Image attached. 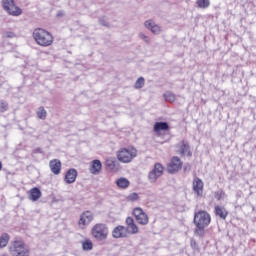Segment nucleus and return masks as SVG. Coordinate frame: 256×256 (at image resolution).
Returning a JSON list of instances; mask_svg holds the SVG:
<instances>
[{
	"label": "nucleus",
	"mask_w": 256,
	"mask_h": 256,
	"mask_svg": "<svg viewBox=\"0 0 256 256\" xmlns=\"http://www.w3.org/2000/svg\"><path fill=\"white\" fill-rule=\"evenodd\" d=\"M193 223L196 225L194 235L203 239L205 237V228L211 224V215L204 210L195 212Z\"/></svg>",
	"instance_id": "obj_1"
},
{
	"label": "nucleus",
	"mask_w": 256,
	"mask_h": 256,
	"mask_svg": "<svg viewBox=\"0 0 256 256\" xmlns=\"http://www.w3.org/2000/svg\"><path fill=\"white\" fill-rule=\"evenodd\" d=\"M33 37L40 47H50V45H53V35L45 29L36 28L33 31Z\"/></svg>",
	"instance_id": "obj_2"
},
{
	"label": "nucleus",
	"mask_w": 256,
	"mask_h": 256,
	"mask_svg": "<svg viewBox=\"0 0 256 256\" xmlns=\"http://www.w3.org/2000/svg\"><path fill=\"white\" fill-rule=\"evenodd\" d=\"M9 253L12 256H30L31 250L25 242L21 240L13 241L9 246Z\"/></svg>",
	"instance_id": "obj_3"
},
{
	"label": "nucleus",
	"mask_w": 256,
	"mask_h": 256,
	"mask_svg": "<svg viewBox=\"0 0 256 256\" xmlns=\"http://www.w3.org/2000/svg\"><path fill=\"white\" fill-rule=\"evenodd\" d=\"M91 234L96 241H107L109 237V227H107V224L98 223L92 227Z\"/></svg>",
	"instance_id": "obj_4"
},
{
	"label": "nucleus",
	"mask_w": 256,
	"mask_h": 256,
	"mask_svg": "<svg viewBox=\"0 0 256 256\" xmlns=\"http://www.w3.org/2000/svg\"><path fill=\"white\" fill-rule=\"evenodd\" d=\"M137 157V149L135 147L121 148L117 152V159L120 163H131Z\"/></svg>",
	"instance_id": "obj_5"
},
{
	"label": "nucleus",
	"mask_w": 256,
	"mask_h": 256,
	"mask_svg": "<svg viewBox=\"0 0 256 256\" xmlns=\"http://www.w3.org/2000/svg\"><path fill=\"white\" fill-rule=\"evenodd\" d=\"M2 7L12 17H19V15L23 14V10L15 5L14 0H2Z\"/></svg>",
	"instance_id": "obj_6"
},
{
	"label": "nucleus",
	"mask_w": 256,
	"mask_h": 256,
	"mask_svg": "<svg viewBox=\"0 0 256 256\" xmlns=\"http://www.w3.org/2000/svg\"><path fill=\"white\" fill-rule=\"evenodd\" d=\"M163 171V165H161V163H156L154 165V168L148 174V179L150 183H155L157 179L161 177V175H163Z\"/></svg>",
	"instance_id": "obj_7"
},
{
	"label": "nucleus",
	"mask_w": 256,
	"mask_h": 256,
	"mask_svg": "<svg viewBox=\"0 0 256 256\" xmlns=\"http://www.w3.org/2000/svg\"><path fill=\"white\" fill-rule=\"evenodd\" d=\"M133 215L139 223V225H147L149 223V216L141 208H135L133 210Z\"/></svg>",
	"instance_id": "obj_8"
},
{
	"label": "nucleus",
	"mask_w": 256,
	"mask_h": 256,
	"mask_svg": "<svg viewBox=\"0 0 256 256\" xmlns=\"http://www.w3.org/2000/svg\"><path fill=\"white\" fill-rule=\"evenodd\" d=\"M112 237L114 239H125L129 237V230L125 226H117L112 231Z\"/></svg>",
	"instance_id": "obj_9"
},
{
	"label": "nucleus",
	"mask_w": 256,
	"mask_h": 256,
	"mask_svg": "<svg viewBox=\"0 0 256 256\" xmlns=\"http://www.w3.org/2000/svg\"><path fill=\"white\" fill-rule=\"evenodd\" d=\"M181 167H183L181 159H179V157L177 156H174L167 166V171L168 173H177V171H179Z\"/></svg>",
	"instance_id": "obj_10"
},
{
	"label": "nucleus",
	"mask_w": 256,
	"mask_h": 256,
	"mask_svg": "<svg viewBox=\"0 0 256 256\" xmlns=\"http://www.w3.org/2000/svg\"><path fill=\"white\" fill-rule=\"evenodd\" d=\"M126 229L128 230V235H137L139 233V227L135 224V220L131 217L126 218Z\"/></svg>",
	"instance_id": "obj_11"
},
{
	"label": "nucleus",
	"mask_w": 256,
	"mask_h": 256,
	"mask_svg": "<svg viewBox=\"0 0 256 256\" xmlns=\"http://www.w3.org/2000/svg\"><path fill=\"white\" fill-rule=\"evenodd\" d=\"M203 187H204V184L202 179H199V178L194 179L193 191L198 199L203 197Z\"/></svg>",
	"instance_id": "obj_12"
},
{
	"label": "nucleus",
	"mask_w": 256,
	"mask_h": 256,
	"mask_svg": "<svg viewBox=\"0 0 256 256\" xmlns=\"http://www.w3.org/2000/svg\"><path fill=\"white\" fill-rule=\"evenodd\" d=\"M144 26L154 35H159V33H161V26L155 24L153 20H146Z\"/></svg>",
	"instance_id": "obj_13"
},
{
	"label": "nucleus",
	"mask_w": 256,
	"mask_h": 256,
	"mask_svg": "<svg viewBox=\"0 0 256 256\" xmlns=\"http://www.w3.org/2000/svg\"><path fill=\"white\" fill-rule=\"evenodd\" d=\"M93 221V213L90 211H86L81 214L80 220H79V225L85 227L86 225H89Z\"/></svg>",
	"instance_id": "obj_14"
},
{
	"label": "nucleus",
	"mask_w": 256,
	"mask_h": 256,
	"mask_svg": "<svg viewBox=\"0 0 256 256\" xmlns=\"http://www.w3.org/2000/svg\"><path fill=\"white\" fill-rule=\"evenodd\" d=\"M76 179H77V170L69 169L65 175V182L68 185H71V183H75Z\"/></svg>",
	"instance_id": "obj_15"
},
{
	"label": "nucleus",
	"mask_w": 256,
	"mask_h": 256,
	"mask_svg": "<svg viewBox=\"0 0 256 256\" xmlns=\"http://www.w3.org/2000/svg\"><path fill=\"white\" fill-rule=\"evenodd\" d=\"M214 213L216 217H219L223 220L227 219V216L229 215V211H227V209H225L223 206H215Z\"/></svg>",
	"instance_id": "obj_16"
},
{
	"label": "nucleus",
	"mask_w": 256,
	"mask_h": 256,
	"mask_svg": "<svg viewBox=\"0 0 256 256\" xmlns=\"http://www.w3.org/2000/svg\"><path fill=\"white\" fill-rule=\"evenodd\" d=\"M49 167L54 175H59V173H61V161L57 159L51 160Z\"/></svg>",
	"instance_id": "obj_17"
},
{
	"label": "nucleus",
	"mask_w": 256,
	"mask_h": 256,
	"mask_svg": "<svg viewBox=\"0 0 256 256\" xmlns=\"http://www.w3.org/2000/svg\"><path fill=\"white\" fill-rule=\"evenodd\" d=\"M41 190L37 187H34L30 190L28 198L30 201H39L41 199Z\"/></svg>",
	"instance_id": "obj_18"
},
{
	"label": "nucleus",
	"mask_w": 256,
	"mask_h": 256,
	"mask_svg": "<svg viewBox=\"0 0 256 256\" xmlns=\"http://www.w3.org/2000/svg\"><path fill=\"white\" fill-rule=\"evenodd\" d=\"M178 151L183 157H191V150L189 149V144L187 142H182Z\"/></svg>",
	"instance_id": "obj_19"
},
{
	"label": "nucleus",
	"mask_w": 256,
	"mask_h": 256,
	"mask_svg": "<svg viewBox=\"0 0 256 256\" xmlns=\"http://www.w3.org/2000/svg\"><path fill=\"white\" fill-rule=\"evenodd\" d=\"M155 133H160L161 131H169V124L167 122H156L154 124Z\"/></svg>",
	"instance_id": "obj_20"
},
{
	"label": "nucleus",
	"mask_w": 256,
	"mask_h": 256,
	"mask_svg": "<svg viewBox=\"0 0 256 256\" xmlns=\"http://www.w3.org/2000/svg\"><path fill=\"white\" fill-rule=\"evenodd\" d=\"M101 167H103V165L101 164L100 160L92 161L90 173H92L93 175H97V173L101 172Z\"/></svg>",
	"instance_id": "obj_21"
},
{
	"label": "nucleus",
	"mask_w": 256,
	"mask_h": 256,
	"mask_svg": "<svg viewBox=\"0 0 256 256\" xmlns=\"http://www.w3.org/2000/svg\"><path fill=\"white\" fill-rule=\"evenodd\" d=\"M11 240V236L7 233H3L0 236V249H4L7 245H9V241Z\"/></svg>",
	"instance_id": "obj_22"
},
{
	"label": "nucleus",
	"mask_w": 256,
	"mask_h": 256,
	"mask_svg": "<svg viewBox=\"0 0 256 256\" xmlns=\"http://www.w3.org/2000/svg\"><path fill=\"white\" fill-rule=\"evenodd\" d=\"M116 185L120 187V189H127V187H129V180L126 178H120L116 181Z\"/></svg>",
	"instance_id": "obj_23"
},
{
	"label": "nucleus",
	"mask_w": 256,
	"mask_h": 256,
	"mask_svg": "<svg viewBox=\"0 0 256 256\" xmlns=\"http://www.w3.org/2000/svg\"><path fill=\"white\" fill-rule=\"evenodd\" d=\"M196 5L199 9H207L209 5H211V1L209 0H197Z\"/></svg>",
	"instance_id": "obj_24"
},
{
	"label": "nucleus",
	"mask_w": 256,
	"mask_h": 256,
	"mask_svg": "<svg viewBox=\"0 0 256 256\" xmlns=\"http://www.w3.org/2000/svg\"><path fill=\"white\" fill-rule=\"evenodd\" d=\"M37 117L38 119L45 120L47 119V110L44 107H39L37 110Z\"/></svg>",
	"instance_id": "obj_25"
},
{
	"label": "nucleus",
	"mask_w": 256,
	"mask_h": 256,
	"mask_svg": "<svg viewBox=\"0 0 256 256\" xmlns=\"http://www.w3.org/2000/svg\"><path fill=\"white\" fill-rule=\"evenodd\" d=\"M83 251H91L93 249V242L89 239L82 242Z\"/></svg>",
	"instance_id": "obj_26"
},
{
	"label": "nucleus",
	"mask_w": 256,
	"mask_h": 256,
	"mask_svg": "<svg viewBox=\"0 0 256 256\" xmlns=\"http://www.w3.org/2000/svg\"><path fill=\"white\" fill-rule=\"evenodd\" d=\"M143 87H145V78L139 77L134 84V89H143Z\"/></svg>",
	"instance_id": "obj_27"
},
{
	"label": "nucleus",
	"mask_w": 256,
	"mask_h": 256,
	"mask_svg": "<svg viewBox=\"0 0 256 256\" xmlns=\"http://www.w3.org/2000/svg\"><path fill=\"white\" fill-rule=\"evenodd\" d=\"M164 99H165V101H168L169 103H174L175 94L168 91V92L164 93Z\"/></svg>",
	"instance_id": "obj_28"
},
{
	"label": "nucleus",
	"mask_w": 256,
	"mask_h": 256,
	"mask_svg": "<svg viewBox=\"0 0 256 256\" xmlns=\"http://www.w3.org/2000/svg\"><path fill=\"white\" fill-rule=\"evenodd\" d=\"M138 37L144 41L147 45H151V38L147 35H145L143 32H140L138 34Z\"/></svg>",
	"instance_id": "obj_29"
},
{
	"label": "nucleus",
	"mask_w": 256,
	"mask_h": 256,
	"mask_svg": "<svg viewBox=\"0 0 256 256\" xmlns=\"http://www.w3.org/2000/svg\"><path fill=\"white\" fill-rule=\"evenodd\" d=\"M9 110V104L5 100L0 101V113H5Z\"/></svg>",
	"instance_id": "obj_30"
},
{
	"label": "nucleus",
	"mask_w": 256,
	"mask_h": 256,
	"mask_svg": "<svg viewBox=\"0 0 256 256\" xmlns=\"http://www.w3.org/2000/svg\"><path fill=\"white\" fill-rule=\"evenodd\" d=\"M214 197L217 199V201H221V199H225V193L223 190H218L215 192Z\"/></svg>",
	"instance_id": "obj_31"
},
{
	"label": "nucleus",
	"mask_w": 256,
	"mask_h": 256,
	"mask_svg": "<svg viewBox=\"0 0 256 256\" xmlns=\"http://www.w3.org/2000/svg\"><path fill=\"white\" fill-rule=\"evenodd\" d=\"M137 199H139V194H137L135 192L128 195V197H127L128 201H137Z\"/></svg>",
	"instance_id": "obj_32"
},
{
	"label": "nucleus",
	"mask_w": 256,
	"mask_h": 256,
	"mask_svg": "<svg viewBox=\"0 0 256 256\" xmlns=\"http://www.w3.org/2000/svg\"><path fill=\"white\" fill-rule=\"evenodd\" d=\"M99 23L103 27H109V22H107V20H105V18H103V17L99 19Z\"/></svg>",
	"instance_id": "obj_33"
},
{
	"label": "nucleus",
	"mask_w": 256,
	"mask_h": 256,
	"mask_svg": "<svg viewBox=\"0 0 256 256\" xmlns=\"http://www.w3.org/2000/svg\"><path fill=\"white\" fill-rule=\"evenodd\" d=\"M63 15H65V12H63V11L57 12V17H63Z\"/></svg>",
	"instance_id": "obj_34"
},
{
	"label": "nucleus",
	"mask_w": 256,
	"mask_h": 256,
	"mask_svg": "<svg viewBox=\"0 0 256 256\" xmlns=\"http://www.w3.org/2000/svg\"><path fill=\"white\" fill-rule=\"evenodd\" d=\"M34 153H43V151L41 150V148H37L36 150H34Z\"/></svg>",
	"instance_id": "obj_35"
},
{
	"label": "nucleus",
	"mask_w": 256,
	"mask_h": 256,
	"mask_svg": "<svg viewBox=\"0 0 256 256\" xmlns=\"http://www.w3.org/2000/svg\"><path fill=\"white\" fill-rule=\"evenodd\" d=\"M1 169H3V163H1V161H0V171H1Z\"/></svg>",
	"instance_id": "obj_36"
},
{
	"label": "nucleus",
	"mask_w": 256,
	"mask_h": 256,
	"mask_svg": "<svg viewBox=\"0 0 256 256\" xmlns=\"http://www.w3.org/2000/svg\"><path fill=\"white\" fill-rule=\"evenodd\" d=\"M190 245L193 246V240H191Z\"/></svg>",
	"instance_id": "obj_37"
}]
</instances>
